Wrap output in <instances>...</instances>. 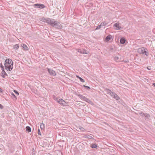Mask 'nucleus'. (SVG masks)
Wrapping results in <instances>:
<instances>
[{"mask_svg": "<svg viewBox=\"0 0 155 155\" xmlns=\"http://www.w3.org/2000/svg\"><path fill=\"white\" fill-rule=\"evenodd\" d=\"M5 69L8 71H11L13 68V62L10 58L6 59L4 64Z\"/></svg>", "mask_w": 155, "mask_h": 155, "instance_id": "1", "label": "nucleus"}, {"mask_svg": "<svg viewBox=\"0 0 155 155\" xmlns=\"http://www.w3.org/2000/svg\"><path fill=\"white\" fill-rule=\"evenodd\" d=\"M147 49L145 48H139L138 49V52L140 54H142L147 56L148 55V52L147 51Z\"/></svg>", "mask_w": 155, "mask_h": 155, "instance_id": "2", "label": "nucleus"}, {"mask_svg": "<svg viewBox=\"0 0 155 155\" xmlns=\"http://www.w3.org/2000/svg\"><path fill=\"white\" fill-rule=\"evenodd\" d=\"M52 26L53 27H55L56 28L59 29H61L62 28V26L61 24L57 21H54Z\"/></svg>", "mask_w": 155, "mask_h": 155, "instance_id": "3", "label": "nucleus"}, {"mask_svg": "<svg viewBox=\"0 0 155 155\" xmlns=\"http://www.w3.org/2000/svg\"><path fill=\"white\" fill-rule=\"evenodd\" d=\"M109 93L110 95L112 97L114 98L115 99L117 100H118L120 99L119 97L114 92L110 91Z\"/></svg>", "mask_w": 155, "mask_h": 155, "instance_id": "4", "label": "nucleus"}, {"mask_svg": "<svg viewBox=\"0 0 155 155\" xmlns=\"http://www.w3.org/2000/svg\"><path fill=\"white\" fill-rule=\"evenodd\" d=\"M78 96L79 98L84 101H86L88 103L90 101L89 100L86 98L85 96H83L81 94H78Z\"/></svg>", "mask_w": 155, "mask_h": 155, "instance_id": "5", "label": "nucleus"}, {"mask_svg": "<svg viewBox=\"0 0 155 155\" xmlns=\"http://www.w3.org/2000/svg\"><path fill=\"white\" fill-rule=\"evenodd\" d=\"M58 102L62 106H64L66 105L67 103L62 99H59L58 100Z\"/></svg>", "mask_w": 155, "mask_h": 155, "instance_id": "6", "label": "nucleus"}, {"mask_svg": "<svg viewBox=\"0 0 155 155\" xmlns=\"http://www.w3.org/2000/svg\"><path fill=\"white\" fill-rule=\"evenodd\" d=\"M48 70L50 75L53 76H55L56 75V73L53 70L49 68H48Z\"/></svg>", "mask_w": 155, "mask_h": 155, "instance_id": "7", "label": "nucleus"}, {"mask_svg": "<svg viewBox=\"0 0 155 155\" xmlns=\"http://www.w3.org/2000/svg\"><path fill=\"white\" fill-rule=\"evenodd\" d=\"M35 6L40 8H45V6L43 4H36L34 5Z\"/></svg>", "mask_w": 155, "mask_h": 155, "instance_id": "8", "label": "nucleus"}, {"mask_svg": "<svg viewBox=\"0 0 155 155\" xmlns=\"http://www.w3.org/2000/svg\"><path fill=\"white\" fill-rule=\"evenodd\" d=\"M54 21L51 20L50 18H47L46 19V23H48L49 24L51 25L52 26Z\"/></svg>", "mask_w": 155, "mask_h": 155, "instance_id": "9", "label": "nucleus"}, {"mask_svg": "<svg viewBox=\"0 0 155 155\" xmlns=\"http://www.w3.org/2000/svg\"><path fill=\"white\" fill-rule=\"evenodd\" d=\"M114 26L117 28L116 29L117 30H121L122 29V28L119 25V24L118 23H116Z\"/></svg>", "mask_w": 155, "mask_h": 155, "instance_id": "10", "label": "nucleus"}, {"mask_svg": "<svg viewBox=\"0 0 155 155\" xmlns=\"http://www.w3.org/2000/svg\"><path fill=\"white\" fill-rule=\"evenodd\" d=\"M21 46L25 50H28V48L25 44H22L21 45Z\"/></svg>", "mask_w": 155, "mask_h": 155, "instance_id": "11", "label": "nucleus"}, {"mask_svg": "<svg viewBox=\"0 0 155 155\" xmlns=\"http://www.w3.org/2000/svg\"><path fill=\"white\" fill-rule=\"evenodd\" d=\"M112 36L111 35H109L105 39L107 41H109L112 38Z\"/></svg>", "mask_w": 155, "mask_h": 155, "instance_id": "12", "label": "nucleus"}, {"mask_svg": "<svg viewBox=\"0 0 155 155\" xmlns=\"http://www.w3.org/2000/svg\"><path fill=\"white\" fill-rule=\"evenodd\" d=\"M140 115L142 116H144L145 117H146L147 118H148L150 117V115L147 114H144L143 113H141L140 114Z\"/></svg>", "mask_w": 155, "mask_h": 155, "instance_id": "13", "label": "nucleus"}, {"mask_svg": "<svg viewBox=\"0 0 155 155\" xmlns=\"http://www.w3.org/2000/svg\"><path fill=\"white\" fill-rule=\"evenodd\" d=\"M81 54H89V53L88 51H86L84 49H83L82 50V52H81Z\"/></svg>", "mask_w": 155, "mask_h": 155, "instance_id": "14", "label": "nucleus"}, {"mask_svg": "<svg viewBox=\"0 0 155 155\" xmlns=\"http://www.w3.org/2000/svg\"><path fill=\"white\" fill-rule=\"evenodd\" d=\"M125 41H126L125 39L124 38H121L120 40V42L121 44H124L125 43Z\"/></svg>", "mask_w": 155, "mask_h": 155, "instance_id": "15", "label": "nucleus"}, {"mask_svg": "<svg viewBox=\"0 0 155 155\" xmlns=\"http://www.w3.org/2000/svg\"><path fill=\"white\" fill-rule=\"evenodd\" d=\"M2 77L3 78H5L6 76H7V74L4 71V70H2Z\"/></svg>", "mask_w": 155, "mask_h": 155, "instance_id": "16", "label": "nucleus"}, {"mask_svg": "<svg viewBox=\"0 0 155 155\" xmlns=\"http://www.w3.org/2000/svg\"><path fill=\"white\" fill-rule=\"evenodd\" d=\"M26 130L28 132H30L31 131V128L29 126H27L26 127Z\"/></svg>", "mask_w": 155, "mask_h": 155, "instance_id": "17", "label": "nucleus"}, {"mask_svg": "<svg viewBox=\"0 0 155 155\" xmlns=\"http://www.w3.org/2000/svg\"><path fill=\"white\" fill-rule=\"evenodd\" d=\"M40 126L41 130H44V129L45 125L43 123L41 124Z\"/></svg>", "mask_w": 155, "mask_h": 155, "instance_id": "18", "label": "nucleus"}, {"mask_svg": "<svg viewBox=\"0 0 155 155\" xmlns=\"http://www.w3.org/2000/svg\"><path fill=\"white\" fill-rule=\"evenodd\" d=\"M47 18H42L40 19V20L43 22H46V19Z\"/></svg>", "mask_w": 155, "mask_h": 155, "instance_id": "19", "label": "nucleus"}, {"mask_svg": "<svg viewBox=\"0 0 155 155\" xmlns=\"http://www.w3.org/2000/svg\"><path fill=\"white\" fill-rule=\"evenodd\" d=\"M78 127L80 130L82 132H84L85 130L84 128L81 126H79Z\"/></svg>", "mask_w": 155, "mask_h": 155, "instance_id": "20", "label": "nucleus"}, {"mask_svg": "<svg viewBox=\"0 0 155 155\" xmlns=\"http://www.w3.org/2000/svg\"><path fill=\"white\" fill-rule=\"evenodd\" d=\"M108 22H101V24L102 26H103L107 25L108 24Z\"/></svg>", "mask_w": 155, "mask_h": 155, "instance_id": "21", "label": "nucleus"}, {"mask_svg": "<svg viewBox=\"0 0 155 155\" xmlns=\"http://www.w3.org/2000/svg\"><path fill=\"white\" fill-rule=\"evenodd\" d=\"M19 47V46L18 45L16 44L14 45V48L16 50H17L18 48Z\"/></svg>", "mask_w": 155, "mask_h": 155, "instance_id": "22", "label": "nucleus"}, {"mask_svg": "<svg viewBox=\"0 0 155 155\" xmlns=\"http://www.w3.org/2000/svg\"><path fill=\"white\" fill-rule=\"evenodd\" d=\"M91 147L93 148H95L97 147V145L95 144H92L91 145Z\"/></svg>", "mask_w": 155, "mask_h": 155, "instance_id": "23", "label": "nucleus"}, {"mask_svg": "<svg viewBox=\"0 0 155 155\" xmlns=\"http://www.w3.org/2000/svg\"><path fill=\"white\" fill-rule=\"evenodd\" d=\"M53 97L54 99L55 100L57 101L58 102V100L59 99H58V98L57 97H56L55 96L53 95Z\"/></svg>", "mask_w": 155, "mask_h": 155, "instance_id": "24", "label": "nucleus"}, {"mask_svg": "<svg viewBox=\"0 0 155 155\" xmlns=\"http://www.w3.org/2000/svg\"><path fill=\"white\" fill-rule=\"evenodd\" d=\"M101 26H102V25H101V24L100 25H98L97 26V28H96V30H97V29H100V28H101Z\"/></svg>", "mask_w": 155, "mask_h": 155, "instance_id": "25", "label": "nucleus"}, {"mask_svg": "<svg viewBox=\"0 0 155 155\" xmlns=\"http://www.w3.org/2000/svg\"><path fill=\"white\" fill-rule=\"evenodd\" d=\"M11 95L13 97V98H15V99H16V96L13 93H12Z\"/></svg>", "mask_w": 155, "mask_h": 155, "instance_id": "26", "label": "nucleus"}, {"mask_svg": "<svg viewBox=\"0 0 155 155\" xmlns=\"http://www.w3.org/2000/svg\"><path fill=\"white\" fill-rule=\"evenodd\" d=\"M114 59L115 61H118V60L119 58L118 57L115 56V57L114 58Z\"/></svg>", "mask_w": 155, "mask_h": 155, "instance_id": "27", "label": "nucleus"}, {"mask_svg": "<svg viewBox=\"0 0 155 155\" xmlns=\"http://www.w3.org/2000/svg\"><path fill=\"white\" fill-rule=\"evenodd\" d=\"M38 135H41V134L40 130L39 129H38Z\"/></svg>", "mask_w": 155, "mask_h": 155, "instance_id": "28", "label": "nucleus"}, {"mask_svg": "<svg viewBox=\"0 0 155 155\" xmlns=\"http://www.w3.org/2000/svg\"><path fill=\"white\" fill-rule=\"evenodd\" d=\"M78 52H80V53H81V52H82V50L80 49H78L77 50Z\"/></svg>", "mask_w": 155, "mask_h": 155, "instance_id": "29", "label": "nucleus"}, {"mask_svg": "<svg viewBox=\"0 0 155 155\" xmlns=\"http://www.w3.org/2000/svg\"><path fill=\"white\" fill-rule=\"evenodd\" d=\"M79 79L81 82H84L85 81L82 78H80Z\"/></svg>", "mask_w": 155, "mask_h": 155, "instance_id": "30", "label": "nucleus"}, {"mask_svg": "<svg viewBox=\"0 0 155 155\" xmlns=\"http://www.w3.org/2000/svg\"><path fill=\"white\" fill-rule=\"evenodd\" d=\"M87 137L89 139H92L93 138V137L91 136L90 135H88Z\"/></svg>", "mask_w": 155, "mask_h": 155, "instance_id": "31", "label": "nucleus"}, {"mask_svg": "<svg viewBox=\"0 0 155 155\" xmlns=\"http://www.w3.org/2000/svg\"><path fill=\"white\" fill-rule=\"evenodd\" d=\"M3 108V106L2 104H0V109H2Z\"/></svg>", "mask_w": 155, "mask_h": 155, "instance_id": "32", "label": "nucleus"}, {"mask_svg": "<svg viewBox=\"0 0 155 155\" xmlns=\"http://www.w3.org/2000/svg\"><path fill=\"white\" fill-rule=\"evenodd\" d=\"M84 86L86 88H87V89H90V87H89V86H85V85H84Z\"/></svg>", "mask_w": 155, "mask_h": 155, "instance_id": "33", "label": "nucleus"}, {"mask_svg": "<svg viewBox=\"0 0 155 155\" xmlns=\"http://www.w3.org/2000/svg\"><path fill=\"white\" fill-rule=\"evenodd\" d=\"M1 67L2 68V70H4V66L2 63L1 64Z\"/></svg>", "mask_w": 155, "mask_h": 155, "instance_id": "34", "label": "nucleus"}, {"mask_svg": "<svg viewBox=\"0 0 155 155\" xmlns=\"http://www.w3.org/2000/svg\"><path fill=\"white\" fill-rule=\"evenodd\" d=\"M14 92L16 93V94L18 95L19 94V93H18V91H15V90H14Z\"/></svg>", "mask_w": 155, "mask_h": 155, "instance_id": "35", "label": "nucleus"}, {"mask_svg": "<svg viewBox=\"0 0 155 155\" xmlns=\"http://www.w3.org/2000/svg\"><path fill=\"white\" fill-rule=\"evenodd\" d=\"M76 77L77 78H79V79H80V78H81V77H80L78 75H76Z\"/></svg>", "mask_w": 155, "mask_h": 155, "instance_id": "36", "label": "nucleus"}, {"mask_svg": "<svg viewBox=\"0 0 155 155\" xmlns=\"http://www.w3.org/2000/svg\"><path fill=\"white\" fill-rule=\"evenodd\" d=\"M2 92V89L0 88V92Z\"/></svg>", "mask_w": 155, "mask_h": 155, "instance_id": "37", "label": "nucleus"}, {"mask_svg": "<svg viewBox=\"0 0 155 155\" xmlns=\"http://www.w3.org/2000/svg\"><path fill=\"white\" fill-rule=\"evenodd\" d=\"M153 85L154 86V87H155V83H153Z\"/></svg>", "mask_w": 155, "mask_h": 155, "instance_id": "38", "label": "nucleus"}, {"mask_svg": "<svg viewBox=\"0 0 155 155\" xmlns=\"http://www.w3.org/2000/svg\"><path fill=\"white\" fill-rule=\"evenodd\" d=\"M147 68V69H148V70H149V69H149V68H148V67Z\"/></svg>", "mask_w": 155, "mask_h": 155, "instance_id": "39", "label": "nucleus"}, {"mask_svg": "<svg viewBox=\"0 0 155 155\" xmlns=\"http://www.w3.org/2000/svg\"><path fill=\"white\" fill-rule=\"evenodd\" d=\"M81 146H82V145H80L79 146V147Z\"/></svg>", "mask_w": 155, "mask_h": 155, "instance_id": "40", "label": "nucleus"}]
</instances>
